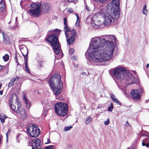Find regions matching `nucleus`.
Here are the masks:
<instances>
[{
    "mask_svg": "<svg viewBox=\"0 0 149 149\" xmlns=\"http://www.w3.org/2000/svg\"><path fill=\"white\" fill-rule=\"evenodd\" d=\"M116 38L112 35H107L101 38L92 39L89 48L85 54L86 58L97 65L111 60L116 47Z\"/></svg>",
    "mask_w": 149,
    "mask_h": 149,
    "instance_id": "nucleus-1",
    "label": "nucleus"
},
{
    "mask_svg": "<svg viewBox=\"0 0 149 149\" xmlns=\"http://www.w3.org/2000/svg\"><path fill=\"white\" fill-rule=\"evenodd\" d=\"M115 21L114 17L108 11L102 9L93 17L91 21L92 26L95 29L104 28L112 24Z\"/></svg>",
    "mask_w": 149,
    "mask_h": 149,
    "instance_id": "nucleus-2",
    "label": "nucleus"
},
{
    "mask_svg": "<svg viewBox=\"0 0 149 149\" xmlns=\"http://www.w3.org/2000/svg\"><path fill=\"white\" fill-rule=\"evenodd\" d=\"M112 72L114 76L119 81L125 78L127 83L128 85L135 82V77L128 70L122 67H118L113 70Z\"/></svg>",
    "mask_w": 149,
    "mask_h": 149,
    "instance_id": "nucleus-3",
    "label": "nucleus"
},
{
    "mask_svg": "<svg viewBox=\"0 0 149 149\" xmlns=\"http://www.w3.org/2000/svg\"><path fill=\"white\" fill-rule=\"evenodd\" d=\"M60 76L55 74L52 76L49 81L50 87L53 91L55 95H58L61 93L62 87Z\"/></svg>",
    "mask_w": 149,
    "mask_h": 149,
    "instance_id": "nucleus-4",
    "label": "nucleus"
},
{
    "mask_svg": "<svg viewBox=\"0 0 149 149\" xmlns=\"http://www.w3.org/2000/svg\"><path fill=\"white\" fill-rule=\"evenodd\" d=\"M58 35V34L56 33L50 34L46 38V40L50 44L55 53L57 55L59 54L61 49Z\"/></svg>",
    "mask_w": 149,
    "mask_h": 149,
    "instance_id": "nucleus-5",
    "label": "nucleus"
},
{
    "mask_svg": "<svg viewBox=\"0 0 149 149\" xmlns=\"http://www.w3.org/2000/svg\"><path fill=\"white\" fill-rule=\"evenodd\" d=\"M120 4L119 0H112L111 6L108 5L107 7V8L110 12V14L112 15L113 17H114L115 19L117 20L119 18Z\"/></svg>",
    "mask_w": 149,
    "mask_h": 149,
    "instance_id": "nucleus-6",
    "label": "nucleus"
},
{
    "mask_svg": "<svg viewBox=\"0 0 149 149\" xmlns=\"http://www.w3.org/2000/svg\"><path fill=\"white\" fill-rule=\"evenodd\" d=\"M55 112L57 115L63 117L65 116L68 112V106L64 103L60 102L56 103L55 106Z\"/></svg>",
    "mask_w": 149,
    "mask_h": 149,
    "instance_id": "nucleus-7",
    "label": "nucleus"
},
{
    "mask_svg": "<svg viewBox=\"0 0 149 149\" xmlns=\"http://www.w3.org/2000/svg\"><path fill=\"white\" fill-rule=\"evenodd\" d=\"M28 134L32 137H36L39 134L40 130L38 127L35 125H29L27 128Z\"/></svg>",
    "mask_w": 149,
    "mask_h": 149,
    "instance_id": "nucleus-8",
    "label": "nucleus"
},
{
    "mask_svg": "<svg viewBox=\"0 0 149 149\" xmlns=\"http://www.w3.org/2000/svg\"><path fill=\"white\" fill-rule=\"evenodd\" d=\"M14 101L17 102V96L15 93H13L10 97V100L9 101V104L10 107L11 109L14 111L16 113L18 112V105L17 109H16L15 106L12 104V103Z\"/></svg>",
    "mask_w": 149,
    "mask_h": 149,
    "instance_id": "nucleus-9",
    "label": "nucleus"
},
{
    "mask_svg": "<svg viewBox=\"0 0 149 149\" xmlns=\"http://www.w3.org/2000/svg\"><path fill=\"white\" fill-rule=\"evenodd\" d=\"M131 98L133 100L139 99L141 97V93L136 89H133L131 91Z\"/></svg>",
    "mask_w": 149,
    "mask_h": 149,
    "instance_id": "nucleus-10",
    "label": "nucleus"
},
{
    "mask_svg": "<svg viewBox=\"0 0 149 149\" xmlns=\"http://www.w3.org/2000/svg\"><path fill=\"white\" fill-rule=\"evenodd\" d=\"M32 149H41L40 141L39 139L36 138L32 140Z\"/></svg>",
    "mask_w": 149,
    "mask_h": 149,
    "instance_id": "nucleus-11",
    "label": "nucleus"
},
{
    "mask_svg": "<svg viewBox=\"0 0 149 149\" xmlns=\"http://www.w3.org/2000/svg\"><path fill=\"white\" fill-rule=\"evenodd\" d=\"M16 113L18 114L19 117L22 119H24L27 117V115L26 113L25 110L22 107H18V112H16Z\"/></svg>",
    "mask_w": 149,
    "mask_h": 149,
    "instance_id": "nucleus-12",
    "label": "nucleus"
},
{
    "mask_svg": "<svg viewBox=\"0 0 149 149\" xmlns=\"http://www.w3.org/2000/svg\"><path fill=\"white\" fill-rule=\"evenodd\" d=\"M29 12L32 16L36 17H39L41 14L40 9H30Z\"/></svg>",
    "mask_w": 149,
    "mask_h": 149,
    "instance_id": "nucleus-13",
    "label": "nucleus"
},
{
    "mask_svg": "<svg viewBox=\"0 0 149 149\" xmlns=\"http://www.w3.org/2000/svg\"><path fill=\"white\" fill-rule=\"evenodd\" d=\"M3 37V41L4 42L8 45H9L10 43V41L9 38L6 34L2 32L1 33Z\"/></svg>",
    "mask_w": 149,
    "mask_h": 149,
    "instance_id": "nucleus-14",
    "label": "nucleus"
},
{
    "mask_svg": "<svg viewBox=\"0 0 149 149\" xmlns=\"http://www.w3.org/2000/svg\"><path fill=\"white\" fill-rule=\"evenodd\" d=\"M42 10L45 12H47L50 10V5L48 3H44L42 5Z\"/></svg>",
    "mask_w": 149,
    "mask_h": 149,
    "instance_id": "nucleus-15",
    "label": "nucleus"
},
{
    "mask_svg": "<svg viewBox=\"0 0 149 149\" xmlns=\"http://www.w3.org/2000/svg\"><path fill=\"white\" fill-rule=\"evenodd\" d=\"M19 79V77L17 76L13 77L11 79L9 83L8 84V87H12L13 85L14 82L15 81H18Z\"/></svg>",
    "mask_w": 149,
    "mask_h": 149,
    "instance_id": "nucleus-16",
    "label": "nucleus"
},
{
    "mask_svg": "<svg viewBox=\"0 0 149 149\" xmlns=\"http://www.w3.org/2000/svg\"><path fill=\"white\" fill-rule=\"evenodd\" d=\"M40 4L39 3H35L31 4V7L34 9H40Z\"/></svg>",
    "mask_w": 149,
    "mask_h": 149,
    "instance_id": "nucleus-17",
    "label": "nucleus"
},
{
    "mask_svg": "<svg viewBox=\"0 0 149 149\" xmlns=\"http://www.w3.org/2000/svg\"><path fill=\"white\" fill-rule=\"evenodd\" d=\"M143 136L146 137V139H144L142 143V145L143 146H145V144L149 143V139L148 136L146 134H144Z\"/></svg>",
    "mask_w": 149,
    "mask_h": 149,
    "instance_id": "nucleus-18",
    "label": "nucleus"
},
{
    "mask_svg": "<svg viewBox=\"0 0 149 149\" xmlns=\"http://www.w3.org/2000/svg\"><path fill=\"white\" fill-rule=\"evenodd\" d=\"M5 6L3 0H1L0 2V13H1L5 8Z\"/></svg>",
    "mask_w": 149,
    "mask_h": 149,
    "instance_id": "nucleus-19",
    "label": "nucleus"
},
{
    "mask_svg": "<svg viewBox=\"0 0 149 149\" xmlns=\"http://www.w3.org/2000/svg\"><path fill=\"white\" fill-rule=\"evenodd\" d=\"M74 38L72 36L70 37L68 39H67V44L70 45L73 44L74 40Z\"/></svg>",
    "mask_w": 149,
    "mask_h": 149,
    "instance_id": "nucleus-20",
    "label": "nucleus"
},
{
    "mask_svg": "<svg viewBox=\"0 0 149 149\" xmlns=\"http://www.w3.org/2000/svg\"><path fill=\"white\" fill-rule=\"evenodd\" d=\"M20 50L23 56H27L28 51L27 48L26 47H24V49L21 48Z\"/></svg>",
    "mask_w": 149,
    "mask_h": 149,
    "instance_id": "nucleus-21",
    "label": "nucleus"
},
{
    "mask_svg": "<svg viewBox=\"0 0 149 149\" xmlns=\"http://www.w3.org/2000/svg\"><path fill=\"white\" fill-rule=\"evenodd\" d=\"M23 99L24 102V103L26 104V107L28 108H29L31 106V104L29 100H27L24 95V96Z\"/></svg>",
    "mask_w": 149,
    "mask_h": 149,
    "instance_id": "nucleus-22",
    "label": "nucleus"
},
{
    "mask_svg": "<svg viewBox=\"0 0 149 149\" xmlns=\"http://www.w3.org/2000/svg\"><path fill=\"white\" fill-rule=\"evenodd\" d=\"M7 117L3 113L0 114V120L1 123H3Z\"/></svg>",
    "mask_w": 149,
    "mask_h": 149,
    "instance_id": "nucleus-23",
    "label": "nucleus"
},
{
    "mask_svg": "<svg viewBox=\"0 0 149 149\" xmlns=\"http://www.w3.org/2000/svg\"><path fill=\"white\" fill-rule=\"evenodd\" d=\"M92 120V118L91 117L89 116L85 120V123L86 124L88 125L91 122Z\"/></svg>",
    "mask_w": 149,
    "mask_h": 149,
    "instance_id": "nucleus-24",
    "label": "nucleus"
},
{
    "mask_svg": "<svg viewBox=\"0 0 149 149\" xmlns=\"http://www.w3.org/2000/svg\"><path fill=\"white\" fill-rule=\"evenodd\" d=\"M76 15L77 18V20L76 22L75 23V26L77 27H78L79 26V16L77 14H75Z\"/></svg>",
    "mask_w": 149,
    "mask_h": 149,
    "instance_id": "nucleus-25",
    "label": "nucleus"
},
{
    "mask_svg": "<svg viewBox=\"0 0 149 149\" xmlns=\"http://www.w3.org/2000/svg\"><path fill=\"white\" fill-rule=\"evenodd\" d=\"M37 62L39 64V65H38V68L39 69L41 68L43 65V62L40 60H38Z\"/></svg>",
    "mask_w": 149,
    "mask_h": 149,
    "instance_id": "nucleus-26",
    "label": "nucleus"
},
{
    "mask_svg": "<svg viewBox=\"0 0 149 149\" xmlns=\"http://www.w3.org/2000/svg\"><path fill=\"white\" fill-rule=\"evenodd\" d=\"M71 36H73V37H75L76 36L77 33L74 29H73L71 30Z\"/></svg>",
    "mask_w": 149,
    "mask_h": 149,
    "instance_id": "nucleus-27",
    "label": "nucleus"
},
{
    "mask_svg": "<svg viewBox=\"0 0 149 149\" xmlns=\"http://www.w3.org/2000/svg\"><path fill=\"white\" fill-rule=\"evenodd\" d=\"M65 32H68L70 31V28L68 25L65 26L64 27Z\"/></svg>",
    "mask_w": 149,
    "mask_h": 149,
    "instance_id": "nucleus-28",
    "label": "nucleus"
},
{
    "mask_svg": "<svg viewBox=\"0 0 149 149\" xmlns=\"http://www.w3.org/2000/svg\"><path fill=\"white\" fill-rule=\"evenodd\" d=\"M4 61H7L9 59V56L7 54H6L3 57Z\"/></svg>",
    "mask_w": 149,
    "mask_h": 149,
    "instance_id": "nucleus-29",
    "label": "nucleus"
},
{
    "mask_svg": "<svg viewBox=\"0 0 149 149\" xmlns=\"http://www.w3.org/2000/svg\"><path fill=\"white\" fill-rule=\"evenodd\" d=\"M25 68L26 71L28 73H30V70L27 65V63H26V64L25 66Z\"/></svg>",
    "mask_w": 149,
    "mask_h": 149,
    "instance_id": "nucleus-30",
    "label": "nucleus"
},
{
    "mask_svg": "<svg viewBox=\"0 0 149 149\" xmlns=\"http://www.w3.org/2000/svg\"><path fill=\"white\" fill-rule=\"evenodd\" d=\"M54 32H58V33H60L61 32V30L58 29H56L53 30H51L49 31V32L52 33Z\"/></svg>",
    "mask_w": 149,
    "mask_h": 149,
    "instance_id": "nucleus-31",
    "label": "nucleus"
},
{
    "mask_svg": "<svg viewBox=\"0 0 149 149\" xmlns=\"http://www.w3.org/2000/svg\"><path fill=\"white\" fill-rule=\"evenodd\" d=\"M146 5L143 6V14H146L147 13V10L146 9Z\"/></svg>",
    "mask_w": 149,
    "mask_h": 149,
    "instance_id": "nucleus-32",
    "label": "nucleus"
},
{
    "mask_svg": "<svg viewBox=\"0 0 149 149\" xmlns=\"http://www.w3.org/2000/svg\"><path fill=\"white\" fill-rule=\"evenodd\" d=\"M72 126H70L67 127H65L64 129V130L65 131H67L69 130H70L72 128Z\"/></svg>",
    "mask_w": 149,
    "mask_h": 149,
    "instance_id": "nucleus-33",
    "label": "nucleus"
},
{
    "mask_svg": "<svg viewBox=\"0 0 149 149\" xmlns=\"http://www.w3.org/2000/svg\"><path fill=\"white\" fill-rule=\"evenodd\" d=\"M113 108V104L112 103H111V105L110 107H108V110L109 111H111Z\"/></svg>",
    "mask_w": 149,
    "mask_h": 149,
    "instance_id": "nucleus-34",
    "label": "nucleus"
},
{
    "mask_svg": "<svg viewBox=\"0 0 149 149\" xmlns=\"http://www.w3.org/2000/svg\"><path fill=\"white\" fill-rule=\"evenodd\" d=\"M78 0H67L68 2L73 3L74 4H76L77 3Z\"/></svg>",
    "mask_w": 149,
    "mask_h": 149,
    "instance_id": "nucleus-35",
    "label": "nucleus"
},
{
    "mask_svg": "<svg viewBox=\"0 0 149 149\" xmlns=\"http://www.w3.org/2000/svg\"><path fill=\"white\" fill-rule=\"evenodd\" d=\"M45 149H54V148L53 146L51 145L46 147Z\"/></svg>",
    "mask_w": 149,
    "mask_h": 149,
    "instance_id": "nucleus-36",
    "label": "nucleus"
},
{
    "mask_svg": "<svg viewBox=\"0 0 149 149\" xmlns=\"http://www.w3.org/2000/svg\"><path fill=\"white\" fill-rule=\"evenodd\" d=\"M74 52V50L73 49H70L69 50V52L70 55H72Z\"/></svg>",
    "mask_w": 149,
    "mask_h": 149,
    "instance_id": "nucleus-37",
    "label": "nucleus"
},
{
    "mask_svg": "<svg viewBox=\"0 0 149 149\" xmlns=\"http://www.w3.org/2000/svg\"><path fill=\"white\" fill-rule=\"evenodd\" d=\"M114 102L117 103L119 105H120L121 104L120 102L117 100V98H116L113 101Z\"/></svg>",
    "mask_w": 149,
    "mask_h": 149,
    "instance_id": "nucleus-38",
    "label": "nucleus"
},
{
    "mask_svg": "<svg viewBox=\"0 0 149 149\" xmlns=\"http://www.w3.org/2000/svg\"><path fill=\"white\" fill-rule=\"evenodd\" d=\"M109 123V119H107V120L104 122V123L105 125H108Z\"/></svg>",
    "mask_w": 149,
    "mask_h": 149,
    "instance_id": "nucleus-39",
    "label": "nucleus"
},
{
    "mask_svg": "<svg viewBox=\"0 0 149 149\" xmlns=\"http://www.w3.org/2000/svg\"><path fill=\"white\" fill-rule=\"evenodd\" d=\"M111 97L113 101L116 99V96L113 94H111Z\"/></svg>",
    "mask_w": 149,
    "mask_h": 149,
    "instance_id": "nucleus-40",
    "label": "nucleus"
},
{
    "mask_svg": "<svg viewBox=\"0 0 149 149\" xmlns=\"http://www.w3.org/2000/svg\"><path fill=\"white\" fill-rule=\"evenodd\" d=\"M64 19V24L65 26L68 25V24L67 23V19L66 18H65Z\"/></svg>",
    "mask_w": 149,
    "mask_h": 149,
    "instance_id": "nucleus-41",
    "label": "nucleus"
},
{
    "mask_svg": "<svg viewBox=\"0 0 149 149\" xmlns=\"http://www.w3.org/2000/svg\"><path fill=\"white\" fill-rule=\"evenodd\" d=\"M68 11L69 13H72L74 11L73 9L71 8H68Z\"/></svg>",
    "mask_w": 149,
    "mask_h": 149,
    "instance_id": "nucleus-42",
    "label": "nucleus"
},
{
    "mask_svg": "<svg viewBox=\"0 0 149 149\" xmlns=\"http://www.w3.org/2000/svg\"><path fill=\"white\" fill-rule=\"evenodd\" d=\"M65 36L67 39H68V38L69 36V34L68 33V32H65Z\"/></svg>",
    "mask_w": 149,
    "mask_h": 149,
    "instance_id": "nucleus-43",
    "label": "nucleus"
},
{
    "mask_svg": "<svg viewBox=\"0 0 149 149\" xmlns=\"http://www.w3.org/2000/svg\"><path fill=\"white\" fill-rule=\"evenodd\" d=\"M72 60L75 61L76 60V59H77V58L76 56H74L72 57Z\"/></svg>",
    "mask_w": 149,
    "mask_h": 149,
    "instance_id": "nucleus-44",
    "label": "nucleus"
},
{
    "mask_svg": "<svg viewBox=\"0 0 149 149\" xmlns=\"http://www.w3.org/2000/svg\"><path fill=\"white\" fill-rule=\"evenodd\" d=\"M25 59V63L26 64V63H27V61L28 60V57H27V56H24Z\"/></svg>",
    "mask_w": 149,
    "mask_h": 149,
    "instance_id": "nucleus-45",
    "label": "nucleus"
},
{
    "mask_svg": "<svg viewBox=\"0 0 149 149\" xmlns=\"http://www.w3.org/2000/svg\"><path fill=\"white\" fill-rule=\"evenodd\" d=\"M82 75H83V76L86 75V72H82Z\"/></svg>",
    "mask_w": 149,
    "mask_h": 149,
    "instance_id": "nucleus-46",
    "label": "nucleus"
},
{
    "mask_svg": "<svg viewBox=\"0 0 149 149\" xmlns=\"http://www.w3.org/2000/svg\"><path fill=\"white\" fill-rule=\"evenodd\" d=\"M147 147H148L149 146V143H146L145 146Z\"/></svg>",
    "mask_w": 149,
    "mask_h": 149,
    "instance_id": "nucleus-47",
    "label": "nucleus"
},
{
    "mask_svg": "<svg viewBox=\"0 0 149 149\" xmlns=\"http://www.w3.org/2000/svg\"><path fill=\"white\" fill-rule=\"evenodd\" d=\"M106 0H100V2L102 3H104L106 1Z\"/></svg>",
    "mask_w": 149,
    "mask_h": 149,
    "instance_id": "nucleus-48",
    "label": "nucleus"
},
{
    "mask_svg": "<svg viewBox=\"0 0 149 149\" xmlns=\"http://www.w3.org/2000/svg\"><path fill=\"white\" fill-rule=\"evenodd\" d=\"M15 60L16 62H18L17 58V57L16 56H15Z\"/></svg>",
    "mask_w": 149,
    "mask_h": 149,
    "instance_id": "nucleus-49",
    "label": "nucleus"
},
{
    "mask_svg": "<svg viewBox=\"0 0 149 149\" xmlns=\"http://www.w3.org/2000/svg\"><path fill=\"white\" fill-rule=\"evenodd\" d=\"M50 143V141H49V139H48L47 143H45L47 144V143Z\"/></svg>",
    "mask_w": 149,
    "mask_h": 149,
    "instance_id": "nucleus-50",
    "label": "nucleus"
},
{
    "mask_svg": "<svg viewBox=\"0 0 149 149\" xmlns=\"http://www.w3.org/2000/svg\"><path fill=\"white\" fill-rule=\"evenodd\" d=\"M86 8L88 10V11L89 10V8L87 5L86 6Z\"/></svg>",
    "mask_w": 149,
    "mask_h": 149,
    "instance_id": "nucleus-51",
    "label": "nucleus"
},
{
    "mask_svg": "<svg viewBox=\"0 0 149 149\" xmlns=\"http://www.w3.org/2000/svg\"><path fill=\"white\" fill-rule=\"evenodd\" d=\"M3 91H0V94L2 95L3 94Z\"/></svg>",
    "mask_w": 149,
    "mask_h": 149,
    "instance_id": "nucleus-52",
    "label": "nucleus"
},
{
    "mask_svg": "<svg viewBox=\"0 0 149 149\" xmlns=\"http://www.w3.org/2000/svg\"><path fill=\"white\" fill-rule=\"evenodd\" d=\"M3 68L2 66L0 65V71Z\"/></svg>",
    "mask_w": 149,
    "mask_h": 149,
    "instance_id": "nucleus-53",
    "label": "nucleus"
},
{
    "mask_svg": "<svg viewBox=\"0 0 149 149\" xmlns=\"http://www.w3.org/2000/svg\"><path fill=\"white\" fill-rule=\"evenodd\" d=\"M18 136H17V137H16V139H17V141L18 142H19V139H18Z\"/></svg>",
    "mask_w": 149,
    "mask_h": 149,
    "instance_id": "nucleus-54",
    "label": "nucleus"
},
{
    "mask_svg": "<svg viewBox=\"0 0 149 149\" xmlns=\"http://www.w3.org/2000/svg\"><path fill=\"white\" fill-rule=\"evenodd\" d=\"M45 114L46 113H47V111H45V112H43V115H44L45 114Z\"/></svg>",
    "mask_w": 149,
    "mask_h": 149,
    "instance_id": "nucleus-55",
    "label": "nucleus"
},
{
    "mask_svg": "<svg viewBox=\"0 0 149 149\" xmlns=\"http://www.w3.org/2000/svg\"><path fill=\"white\" fill-rule=\"evenodd\" d=\"M149 64H148L146 65V67L148 68L149 67Z\"/></svg>",
    "mask_w": 149,
    "mask_h": 149,
    "instance_id": "nucleus-56",
    "label": "nucleus"
},
{
    "mask_svg": "<svg viewBox=\"0 0 149 149\" xmlns=\"http://www.w3.org/2000/svg\"><path fill=\"white\" fill-rule=\"evenodd\" d=\"M8 132H7L6 133V137H7H7H8Z\"/></svg>",
    "mask_w": 149,
    "mask_h": 149,
    "instance_id": "nucleus-57",
    "label": "nucleus"
},
{
    "mask_svg": "<svg viewBox=\"0 0 149 149\" xmlns=\"http://www.w3.org/2000/svg\"><path fill=\"white\" fill-rule=\"evenodd\" d=\"M2 31L0 30V33H1Z\"/></svg>",
    "mask_w": 149,
    "mask_h": 149,
    "instance_id": "nucleus-58",
    "label": "nucleus"
},
{
    "mask_svg": "<svg viewBox=\"0 0 149 149\" xmlns=\"http://www.w3.org/2000/svg\"><path fill=\"white\" fill-rule=\"evenodd\" d=\"M94 1H97L98 0H93Z\"/></svg>",
    "mask_w": 149,
    "mask_h": 149,
    "instance_id": "nucleus-59",
    "label": "nucleus"
},
{
    "mask_svg": "<svg viewBox=\"0 0 149 149\" xmlns=\"http://www.w3.org/2000/svg\"><path fill=\"white\" fill-rule=\"evenodd\" d=\"M127 123L129 125V123H128L127 121V123Z\"/></svg>",
    "mask_w": 149,
    "mask_h": 149,
    "instance_id": "nucleus-60",
    "label": "nucleus"
},
{
    "mask_svg": "<svg viewBox=\"0 0 149 149\" xmlns=\"http://www.w3.org/2000/svg\"><path fill=\"white\" fill-rule=\"evenodd\" d=\"M125 94H127V93H126V91H125Z\"/></svg>",
    "mask_w": 149,
    "mask_h": 149,
    "instance_id": "nucleus-61",
    "label": "nucleus"
},
{
    "mask_svg": "<svg viewBox=\"0 0 149 149\" xmlns=\"http://www.w3.org/2000/svg\"><path fill=\"white\" fill-rule=\"evenodd\" d=\"M17 19V17H16V19Z\"/></svg>",
    "mask_w": 149,
    "mask_h": 149,
    "instance_id": "nucleus-62",
    "label": "nucleus"
},
{
    "mask_svg": "<svg viewBox=\"0 0 149 149\" xmlns=\"http://www.w3.org/2000/svg\"><path fill=\"white\" fill-rule=\"evenodd\" d=\"M18 64H19V63L18 62Z\"/></svg>",
    "mask_w": 149,
    "mask_h": 149,
    "instance_id": "nucleus-63",
    "label": "nucleus"
}]
</instances>
